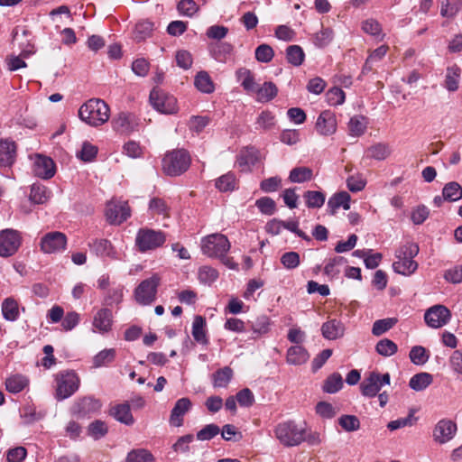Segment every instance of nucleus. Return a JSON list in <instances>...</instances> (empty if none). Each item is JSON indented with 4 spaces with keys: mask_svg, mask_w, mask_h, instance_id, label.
Segmentation results:
<instances>
[{
    "mask_svg": "<svg viewBox=\"0 0 462 462\" xmlns=\"http://www.w3.org/2000/svg\"><path fill=\"white\" fill-rule=\"evenodd\" d=\"M233 377V370L225 366L213 374V385L217 388H226Z\"/></svg>",
    "mask_w": 462,
    "mask_h": 462,
    "instance_id": "nucleus-42",
    "label": "nucleus"
},
{
    "mask_svg": "<svg viewBox=\"0 0 462 462\" xmlns=\"http://www.w3.org/2000/svg\"><path fill=\"white\" fill-rule=\"evenodd\" d=\"M273 48L268 44H261L255 50V59L260 62H270L273 58Z\"/></svg>",
    "mask_w": 462,
    "mask_h": 462,
    "instance_id": "nucleus-63",
    "label": "nucleus"
},
{
    "mask_svg": "<svg viewBox=\"0 0 462 462\" xmlns=\"http://www.w3.org/2000/svg\"><path fill=\"white\" fill-rule=\"evenodd\" d=\"M126 462H154V457L148 450L137 449L128 454Z\"/></svg>",
    "mask_w": 462,
    "mask_h": 462,
    "instance_id": "nucleus-58",
    "label": "nucleus"
},
{
    "mask_svg": "<svg viewBox=\"0 0 462 462\" xmlns=\"http://www.w3.org/2000/svg\"><path fill=\"white\" fill-rule=\"evenodd\" d=\"M343 387V379L340 374L333 373L324 382L322 390L328 393H336Z\"/></svg>",
    "mask_w": 462,
    "mask_h": 462,
    "instance_id": "nucleus-45",
    "label": "nucleus"
},
{
    "mask_svg": "<svg viewBox=\"0 0 462 462\" xmlns=\"http://www.w3.org/2000/svg\"><path fill=\"white\" fill-rule=\"evenodd\" d=\"M367 118L364 116H354L348 123L349 134L355 137L363 135L367 128Z\"/></svg>",
    "mask_w": 462,
    "mask_h": 462,
    "instance_id": "nucleus-35",
    "label": "nucleus"
},
{
    "mask_svg": "<svg viewBox=\"0 0 462 462\" xmlns=\"http://www.w3.org/2000/svg\"><path fill=\"white\" fill-rule=\"evenodd\" d=\"M101 408V402L93 397H84L79 400L73 406V412L79 417L89 416L97 412Z\"/></svg>",
    "mask_w": 462,
    "mask_h": 462,
    "instance_id": "nucleus-20",
    "label": "nucleus"
},
{
    "mask_svg": "<svg viewBox=\"0 0 462 462\" xmlns=\"http://www.w3.org/2000/svg\"><path fill=\"white\" fill-rule=\"evenodd\" d=\"M303 197L307 207L310 208H319L325 202V195L320 191L308 190Z\"/></svg>",
    "mask_w": 462,
    "mask_h": 462,
    "instance_id": "nucleus-52",
    "label": "nucleus"
},
{
    "mask_svg": "<svg viewBox=\"0 0 462 462\" xmlns=\"http://www.w3.org/2000/svg\"><path fill=\"white\" fill-rule=\"evenodd\" d=\"M34 174L42 179H51L55 174V163L50 157L37 155L33 163Z\"/></svg>",
    "mask_w": 462,
    "mask_h": 462,
    "instance_id": "nucleus-18",
    "label": "nucleus"
},
{
    "mask_svg": "<svg viewBox=\"0 0 462 462\" xmlns=\"http://www.w3.org/2000/svg\"><path fill=\"white\" fill-rule=\"evenodd\" d=\"M218 278V272L210 266H202L199 270V280L205 284H211Z\"/></svg>",
    "mask_w": 462,
    "mask_h": 462,
    "instance_id": "nucleus-59",
    "label": "nucleus"
},
{
    "mask_svg": "<svg viewBox=\"0 0 462 462\" xmlns=\"http://www.w3.org/2000/svg\"><path fill=\"white\" fill-rule=\"evenodd\" d=\"M321 333L326 339L335 340L344 336L345 326L340 320L330 319L322 324Z\"/></svg>",
    "mask_w": 462,
    "mask_h": 462,
    "instance_id": "nucleus-24",
    "label": "nucleus"
},
{
    "mask_svg": "<svg viewBox=\"0 0 462 462\" xmlns=\"http://www.w3.org/2000/svg\"><path fill=\"white\" fill-rule=\"evenodd\" d=\"M215 186L221 192L235 190L237 187L236 175L233 172H227L220 176L216 180Z\"/></svg>",
    "mask_w": 462,
    "mask_h": 462,
    "instance_id": "nucleus-38",
    "label": "nucleus"
},
{
    "mask_svg": "<svg viewBox=\"0 0 462 462\" xmlns=\"http://www.w3.org/2000/svg\"><path fill=\"white\" fill-rule=\"evenodd\" d=\"M457 431V424L450 420H439L434 428L433 438L439 444H444L453 439Z\"/></svg>",
    "mask_w": 462,
    "mask_h": 462,
    "instance_id": "nucleus-16",
    "label": "nucleus"
},
{
    "mask_svg": "<svg viewBox=\"0 0 462 462\" xmlns=\"http://www.w3.org/2000/svg\"><path fill=\"white\" fill-rule=\"evenodd\" d=\"M177 9L180 14L191 17L199 8L194 0H180L177 5Z\"/></svg>",
    "mask_w": 462,
    "mask_h": 462,
    "instance_id": "nucleus-62",
    "label": "nucleus"
},
{
    "mask_svg": "<svg viewBox=\"0 0 462 462\" xmlns=\"http://www.w3.org/2000/svg\"><path fill=\"white\" fill-rule=\"evenodd\" d=\"M270 325V319L265 315H261L251 323V328L256 337H260L269 332Z\"/></svg>",
    "mask_w": 462,
    "mask_h": 462,
    "instance_id": "nucleus-49",
    "label": "nucleus"
},
{
    "mask_svg": "<svg viewBox=\"0 0 462 462\" xmlns=\"http://www.w3.org/2000/svg\"><path fill=\"white\" fill-rule=\"evenodd\" d=\"M192 403L187 397L179 399L171 411L170 423L174 427L183 425V416L190 410Z\"/></svg>",
    "mask_w": 462,
    "mask_h": 462,
    "instance_id": "nucleus-21",
    "label": "nucleus"
},
{
    "mask_svg": "<svg viewBox=\"0 0 462 462\" xmlns=\"http://www.w3.org/2000/svg\"><path fill=\"white\" fill-rule=\"evenodd\" d=\"M220 432V429L217 424L211 423L206 425L204 428H202L200 430L197 432V439L205 441V440H210L213 438H215L217 435H218Z\"/></svg>",
    "mask_w": 462,
    "mask_h": 462,
    "instance_id": "nucleus-60",
    "label": "nucleus"
},
{
    "mask_svg": "<svg viewBox=\"0 0 462 462\" xmlns=\"http://www.w3.org/2000/svg\"><path fill=\"white\" fill-rule=\"evenodd\" d=\"M390 379L388 373L383 374L375 371L369 373L360 384L362 394L369 398L376 396L383 385L390 384Z\"/></svg>",
    "mask_w": 462,
    "mask_h": 462,
    "instance_id": "nucleus-11",
    "label": "nucleus"
},
{
    "mask_svg": "<svg viewBox=\"0 0 462 462\" xmlns=\"http://www.w3.org/2000/svg\"><path fill=\"white\" fill-rule=\"evenodd\" d=\"M256 99L259 102H269L273 99L278 93V88L273 82H264L261 87L255 88Z\"/></svg>",
    "mask_w": 462,
    "mask_h": 462,
    "instance_id": "nucleus-28",
    "label": "nucleus"
},
{
    "mask_svg": "<svg viewBox=\"0 0 462 462\" xmlns=\"http://www.w3.org/2000/svg\"><path fill=\"white\" fill-rule=\"evenodd\" d=\"M255 206L261 211V213L272 216L274 214L276 209L275 201L269 197H263L255 201Z\"/></svg>",
    "mask_w": 462,
    "mask_h": 462,
    "instance_id": "nucleus-61",
    "label": "nucleus"
},
{
    "mask_svg": "<svg viewBox=\"0 0 462 462\" xmlns=\"http://www.w3.org/2000/svg\"><path fill=\"white\" fill-rule=\"evenodd\" d=\"M237 79L240 81L241 86L247 92L253 93L255 91L257 84L254 81L252 72L245 68H241L236 71Z\"/></svg>",
    "mask_w": 462,
    "mask_h": 462,
    "instance_id": "nucleus-41",
    "label": "nucleus"
},
{
    "mask_svg": "<svg viewBox=\"0 0 462 462\" xmlns=\"http://www.w3.org/2000/svg\"><path fill=\"white\" fill-rule=\"evenodd\" d=\"M23 237L18 230L6 228L0 232V256L7 258L17 253Z\"/></svg>",
    "mask_w": 462,
    "mask_h": 462,
    "instance_id": "nucleus-10",
    "label": "nucleus"
},
{
    "mask_svg": "<svg viewBox=\"0 0 462 462\" xmlns=\"http://www.w3.org/2000/svg\"><path fill=\"white\" fill-rule=\"evenodd\" d=\"M90 251L99 257L116 258V252L107 239H96L88 244Z\"/></svg>",
    "mask_w": 462,
    "mask_h": 462,
    "instance_id": "nucleus-23",
    "label": "nucleus"
},
{
    "mask_svg": "<svg viewBox=\"0 0 462 462\" xmlns=\"http://www.w3.org/2000/svg\"><path fill=\"white\" fill-rule=\"evenodd\" d=\"M116 358L114 348L104 349L93 357V366L96 368L110 365Z\"/></svg>",
    "mask_w": 462,
    "mask_h": 462,
    "instance_id": "nucleus-46",
    "label": "nucleus"
},
{
    "mask_svg": "<svg viewBox=\"0 0 462 462\" xmlns=\"http://www.w3.org/2000/svg\"><path fill=\"white\" fill-rule=\"evenodd\" d=\"M461 76V69L454 64L448 67L445 77L444 87L450 92L457 90L459 87V79Z\"/></svg>",
    "mask_w": 462,
    "mask_h": 462,
    "instance_id": "nucleus-32",
    "label": "nucleus"
},
{
    "mask_svg": "<svg viewBox=\"0 0 462 462\" xmlns=\"http://www.w3.org/2000/svg\"><path fill=\"white\" fill-rule=\"evenodd\" d=\"M375 351L380 356L388 357L393 356L398 351V346L393 340L383 338L377 342Z\"/></svg>",
    "mask_w": 462,
    "mask_h": 462,
    "instance_id": "nucleus-48",
    "label": "nucleus"
},
{
    "mask_svg": "<svg viewBox=\"0 0 462 462\" xmlns=\"http://www.w3.org/2000/svg\"><path fill=\"white\" fill-rule=\"evenodd\" d=\"M149 100L152 107L162 114L171 115L178 111L177 99L162 89L153 88Z\"/></svg>",
    "mask_w": 462,
    "mask_h": 462,
    "instance_id": "nucleus-9",
    "label": "nucleus"
},
{
    "mask_svg": "<svg viewBox=\"0 0 462 462\" xmlns=\"http://www.w3.org/2000/svg\"><path fill=\"white\" fill-rule=\"evenodd\" d=\"M309 357L308 351L300 345L291 346L287 351V362L291 365H302L308 361Z\"/></svg>",
    "mask_w": 462,
    "mask_h": 462,
    "instance_id": "nucleus-30",
    "label": "nucleus"
},
{
    "mask_svg": "<svg viewBox=\"0 0 462 462\" xmlns=\"http://www.w3.org/2000/svg\"><path fill=\"white\" fill-rule=\"evenodd\" d=\"M97 154V147L88 142H84L81 150L77 152V157L83 162H91Z\"/></svg>",
    "mask_w": 462,
    "mask_h": 462,
    "instance_id": "nucleus-56",
    "label": "nucleus"
},
{
    "mask_svg": "<svg viewBox=\"0 0 462 462\" xmlns=\"http://www.w3.org/2000/svg\"><path fill=\"white\" fill-rule=\"evenodd\" d=\"M451 318L450 310L444 305H435L424 314L426 324L432 328H439L448 323Z\"/></svg>",
    "mask_w": 462,
    "mask_h": 462,
    "instance_id": "nucleus-14",
    "label": "nucleus"
},
{
    "mask_svg": "<svg viewBox=\"0 0 462 462\" xmlns=\"http://www.w3.org/2000/svg\"><path fill=\"white\" fill-rule=\"evenodd\" d=\"M5 389L12 393L22 392L29 384V380L23 374H13L5 380Z\"/></svg>",
    "mask_w": 462,
    "mask_h": 462,
    "instance_id": "nucleus-33",
    "label": "nucleus"
},
{
    "mask_svg": "<svg viewBox=\"0 0 462 462\" xmlns=\"http://www.w3.org/2000/svg\"><path fill=\"white\" fill-rule=\"evenodd\" d=\"M397 321L398 320L395 318H387L374 321L372 328L373 335L376 337L383 335L393 328Z\"/></svg>",
    "mask_w": 462,
    "mask_h": 462,
    "instance_id": "nucleus-53",
    "label": "nucleus"
},
{
    "mask_svg": "<svg viewBox=\"0 0 462 462\" xmlns=\"http://www.w3.org/2000/svg\"><path fill=\"white\" fill-rule=\"evenodd\" d=\"M131 216V209L126 201H110L106 205V217L112 225H120Z\"/></svg>",
    "mask_w": 462,
    "mask_h": 462,
    "instance_id": "nucleus-13",
    "label": "nucleus"
},
{
    "mask_svg": "<svg viewBox=\"0 0 462 462\" xmlns=\"http://www.w3.org/2000/svg\"><path fill=\"white\" fill-rule=\"evenodd\" d=\"M79 116L88 125L97 127L108 121L110 108L104 100L91 98L79 107Z\"/></svg>",
    "mask_w": 462,
    "mask_h": 462,
    "instance_id": "nucleus-1",
    "label": "nucleus"
},
{
    "mask_svg": "<svg viewBox=\"0 0 462 462\" xmlns=\"http://www.w3.org/2000/svg\"><path fill=\"white\" fill-rule=\"evenodd\" d=\"M55 398L62 401L73 395L79 389L80 380L74 371H60L55 375Z\"/></svg>",
    "mask_w": 462,
    "mask_h": 462,
    "instance_id": "nucleus-5",
    "label": "nucleus"
},
{
    "mask_svg": "<svg viewBox=\"0 0 462 462\" xmlns=\"http://www.w3.org/2000/svg\"><path fill=\"white\" fill-rule=\"evenodd\" d=\"M113 128L121 134H130L138 130L139 120L132 113L120 112L112 120Z\"/></svg>",
    "mask_w": 462,
    "mask_h": 462,
    "instance_id": "nucleus-15",
    "label": "nucleus"
},
{
    "mask_svg": "<svg viewBox=\"0 0 462 462\" xmlns=\"http://www.w3.org/2000/svg\"><path fill=\"white\" fill-rule=\"evenodd\" d=\"M338 424L347 432L356 431L360 429V420L356 415L340 416L338 418Z\"/></svg>",
    "mask_w": 462,
    "mask_h": 462,
    "instance_id": "nucleus-54",
    "label": "nucleus"
},
{
    "mask_svg": "<svg viewBox=\"0 0 462 462\" xmlns=\"http://www.w3.org/2000/svg\"><path fill=\"white\" fill-rule=\"evenodd\" d=\"M17 146L15 142L9 138L0 140V166L10 167L16 159Z\"/></svg>",
    "mask_w": 462,
    "mask_h": 462,
    "instance_id": "nucleus-19",
    "label": "nucleus"
},
{
    "mask_svg": "<svg viewBox=\"0 0 462 462\" xmlns=\"http://www.w3.org/2000/svg\"><path fill=\"white\" fill-rule=\"evenodd\" d=\"M392 152L391 147L388 143H377L370 147H368L365 151L366 156L371 159H374L377 161H383L390 156Z\"/></svg>",
    "mask_w": 462,
    "mask_h": 462,
    "instance_id": "nucleus-31",
    "label": "nucleus"
},
{
    "mask_svg": "<svg viewBox=\"0 0 462 462\" xmlns=\"http://www.w3.org/2000/svg\"><path fill=\"white\" fill-rule=\"evenodd\" d=\"M67 236L60 231L46 233L40 242V248L43 254H57L66 249Z\"/></svg>",
    "mask_w": 462,
    "mask_h": 462,
    "instance_id": "nucleus-12",
    "label": "nucleus"
},
{
    "mask_svg": "<svg viewBox=\"0 0 462 462\" xmlns=\"http://www.w3.org/2000/svg\"><path fill=\"white\" fill-rule=\"evenodd\" d=\"M88 433L95 439H98L107 433V426L104 421L97 420L88 426Z\"/></svg>",
    "mask_w": 462,
    "mask_h": 462,
    "instance_id": "nucleus-64",
    "label": "nucleus"
},
{
    "mask_svg": "<svg viewBox=\"0 0 462 462\" xmlns=\"http://www.w3.org/2000/svg\"><path fill=\"white\" fill-rule=\"evenodd\" d=\"M161 276L158 273L142 281L134 289V296L140 305H150L156 300L157 290L161 284Z\"/></svg>",
    "mask_w": 462,
    "mask_h": 462,
    "instance_id": "nucleus-8",
    "label": "nucleus"
},
{
    "mask_svg": "<svg viewBox=\"0 0 462 462\" xmlns=\"http://www.w3.org/2000/svg\"><path fill=\"white\" fill-rule=\"evenodd\" d=\"M304 51L299 45H291L286 50V58L289 63L293 66H300L304 60Z\"/></svg>",
    "mask_w": 462,
    "mask_h": 462,
    "instance_id": "nucleus-50",
    "label": "nucleus"
},
{
    "mask_svg": "<svg viewBox=\"0 0 462 462\" xmlns=\"http://www.w3.org/2000/svg\"><path fill=\"white\" fill-rule=\"evenodd\" d=\"M274 433L279 441L287 447L298 446L305 441V429L299 427L293 420L279 423Z\"/></svg>",
    "mask_w": 462,
    "mask_h": 462,
    "instance_id": "nucleus-4",
    "label": "nucleus"
},
{
    "mask_svg": "<svg viewBox=\"0 0 462 462\" xmlns=\"http://www.w3.org/2000/svg\"><path fill=\"white\" fill-rule=\"evenodd\" d=\"M190 162L191 158L187 150H173L163 157L162 170L169 176H179L189 168Z\"/></svg>",
    "mask_w": 462,
    "mask_h": 462,
    "instance_id": "nucleus-3",
    "label": "nucleus"
},
{
    "mask_svg": "<svg viewBox=\"0 0 462 462\" xmlns=\"http://www.w3.org/2000/svg\"><path fill=\"white\" fill-rule=\"evenodd\" d=\"M153 23L150 21H141L135 25L134 37L137 42L145 40L152 35Z\"/></svg>",
    "mask_w": 462,
    "mask_h": 462,
    "instance_id": "nucleus-51",
    "label": "nucleus"
},
{
    "mask_svg": "<svg viewBox=\"0 0 462 462\" xmlns=\"http://www.w3.org/2000/svg\"><path fill=\"white\" fill-rule=\"evenodd\" d=\"M166 241V235L161 230L140 228L135 236V246L141 253L155 250Z\"/></svg>",
    "mask_w": 462,
    "mask_h": 462,
    "instance_id": "nucleus-6",
    "label": "nucleus"
},
{
    "mask_svg": "<svg viewBox=\"0 0 462 462\" xmlns=\"http://www.w3.org/2000/svg\"><path fill=\"white\" fill-rule=\"evenodd\" d=\"M260 159V152L254 147H247L242 150L237 157V163L242 171H250Z\"/></svg>",
    "mask_w": 462,
    "mask_h": 462,
    "instance_id": "nucleus-22",
    "label": "nucleus"
},
{
    "mask_svg": "<svg viewBox=\"0 0 462 462\" xmlns=\"http://www.w3.org/2000/svg\"><path fill=\"white\" fill-rule=\"evenodd\" d=\"M350 199L351 197L346 191H340L334 194L328 201V208L330 214L334 215L340 207L345 210L349 209Z\"/></svg>",
    "mask_w": 462,
    "mask_h": 462,
    "instance_id": "nucleus-26",
    "label": "nucleus"
},
{
    "mask_svg": "<svg viewBox=\"0 0 462 462\" xmlns=\"http://www.w3.org/2000/svg\"><path fill=\"white\" fill-rule=\"evenodd\" d=\"M205 327L206 319L202 316H196L192 324V336L198 343L202 345H206L208 342Z\"/></svg>",
    "mask_w": 462,
    "mask_h": 462,
    "instance_id": "nucleus-36",
    "label": "nucleus"
},
{
    "mask_svg": "<svg viewBox=\"0 0 462 462\" xmlns=\"http://www.w3.org/2000/svg\"><path fill=\"white\" fill-rule=\"evenodd\" d=\"M234 46L226 42H218L210 44L212 57L220 62H225L226 58L233 52Z\"/></svg>",
    "mask_w": 462,
    "mask_h": 462,
    "instance_id": "nucleus-27",
    "label": "nucleus"
},
{
    "mask_svg": "<svg viewBox=\"0 0 462 462\" xmlns=\"http://www.w3.org/2000/svg\"><path fill=\"white\" fill-rule=\"evenodd\" d=\"M3 317L8 321H15L19 318V307L13 298H6L2 303Z\"/></svg>",
    "mask_w": 462,
    "mask_h": 462,
    "instance_id": "nucleus-40",
    "label": "nucleus"
},
{
    "mask_svg": "<svg viewBox=\"0 0 462 462\" xmlns=\"http://www.w3.org/2000/svg\"><path fill=\"white\" fill-rule=\"evenodd\" d=\"M316 130L321 135H330L337 130L335 114L330 110L320 113L316 122Z\"/></svg>",
    "mask_w": 462,
    "mask_h": 462,
    "instance_id": "nucleus-17",
    "label": "nucleus"
},
{
    "mask_svg": "<svg viewBox=\"0 0 462 462\" xmlns=\"http://www.w3.org/2000/svg\"><path fill=\"white\" fill-rule=\"evenodd\" d=\"M228 238L222 234L215 233L201 239V251L211 258L223 257L230 250Z\"/></svg>",
    "mask_w": 462,
    "mask_h": 462,
    "instance_id": "nucleus-7",
    "label": "nucleus"
},
{
    "mask_svg": "<svg viewBox=\"0 0 462 462\" xmlns=\"http://www.w3.org/2000/svg\"><path fill=\"white\" fill-rule=\"evenodd\" d=\"M409 356L411 361L417 365H424L429 360L427 350L421 346L411 347Z\"/></svg>",
    "mask_w": 462,
    "mask_h": 462,
    "instance_id": "nucleus-55",
    "label": "nucleus"
},
{
    "mask_svg": "<svg viewBox=\"0 0 462 462\" xmlns=\"http://www.w3.org/2000/svg\"><path fill=\"white\" fill-rule=\"evenodd\" d=\"M29 198L34 204H44L50 199L51 192L45 186L34 183L31 187Z\"/></svg>",
    "mask_w": 462,
    "mask_h": 462,
    "instance_id": "nucleus-34",
    "label": "nucleus"
},
{
    "mask_svg": "<svg viewBox=\"0 0 462 462\" xmlns=\"http://www.w3.org/2000/svg\"><path fill=\"white\" fill-rule=\"evenodd\" d=\"M440 14L443 17H454L462 7V0H440Z\"/></svg>",
    "mask_w": 462,
    "mask_h": 462,
    "instance_id": "nucleus-44",
    "label": "nucleus"
},
{
    "mask_svg": "<svg viewBox=\"0 0 462 462\" xmlns=\"http://www.w3.org/2000/svg\"><path fill=\"white\" fill-rule=\"evenodd\" d=\"M111 415L119 422L125 425H132L134 419L131 413V409L128 403L117 404L111 409Z\"/></svg>",
    "mask_w": 462,
    "mask_h": 462,
    "instance_id": "nucleus-29",
    "label": "nucleus"
},
{
    "mask_svg": "<svg viewBox=\"0 0 462 462\" xmlns=\"http://www.w3.org/2000/svg\"><path fill=\"white\" fill-rule=\"evenodd\" d=\"M194 84L203 93L209 94L214 91V84L206 71H200L197 74Z\"/></svg>",
    "mask_w": 462,
    "mask_h": 462,
    "instance_id": "nucleus-47",
    "label": "nucleus"
},
{
    "mask_svg": "<svg viewBox=\"0 0 462 462\" xmlns=\"http://www.w3.org/2000/svg\"><path fill=\"white\" fill-rule=\"evenodd\" d=\"M281 263L288 270L297 268L300 263V257L297 252H286L281 256Z\"/></svg>",
    "mask_w": 462,
    "mask_h": 462,
    "instance_id": "nucleus-57",
    "label": "nucleus"
},
{
    "mask_svg": "<svg viewBox=\"0 0 462 462\" xmlns=\"http://www.w3.org/2000/svg\"><path fill=\"white\" fill-rule=\"evenodd\" d=\"M313 179V171L305 166L295 167L290 171L289 180L292 183H303Z\"/></svg>",
    "mask_w": 462,
    "mask_h": 462,
    "instance_id": "nucleus-37",
    "label": "nucleus"
},
{
    "mask_svg": "<svg viewBox=\"0 0 462 462\" xmlns=\"http://www.w3.org/2000/svg\"><path fill=\"white\" fill-rule=\"evenodd\" d=\"M442 195L447 201H457L462 199V187L457 181H450L443 187Z\"/></svg>",
    "mask_w": 462,
    "mask_h": 462,
    "instance_id": "nucleus-39",
    "label": "nucleus"
},
{
    "mask_svg": "<svg viewBox=\"0 0 462 462\" xmlns=\"http://www.w3.org/2000/svg\"><path fill=\"white\" fill-rule=\"evenodd\" d=\"M113 323L112 311L109 309H100L93 319V327L100 333L111 330Z\"/></svg>",
    "mask_w": 462,
    "mask_h": 462,
    "instance_id": "nucleus-25",
    "label": "nucleus"
},
{
    "mask_svg": "<svg viewBox=\"0 0 462 462\" xmlns=\"http://www.w3.org/2000/svg\"><path fill=\"white\" fill-rule=\"evenodd\" d=\"M418 244L406 242L399 246L395 253L396 260L393 263V269L395 273L409 276L418 269V263L413 258L419 254Z\"/></svg>",
    "mask_w": 462,
    "mask_h": 462,
    "instance_id": "nucleus-2",
    "label": "nucleus"
},
{
    "mask_svg": "<svg viewBox=\"0 0 462 462\" xmlns=\"http://www.w3.org/2000/svg\"><path fill=\"white\" fill-rule=\"evenodd\" d=\"M432 375L428 373H419L414 374L409 382V386L414 391H422L432 383Z\"/></svg>",
    "mask_w": 462,
    "mask_h": 462,
    "instance_id": "nucleus-43",
    "label": "nucleus"
}]
</instances>
